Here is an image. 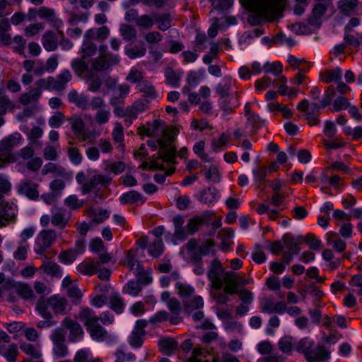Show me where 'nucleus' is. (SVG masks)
Wrapping results in <instances>:
<instances>
[{
    "label": "nucleus",
    "instance_id": "obj_1",
    "mask_svg": "<svg viewBox=\"0 0 362 362\" xmlns=\"http://www.w3.org/2000/svg\"><path fill=\"white\" fill-rule=\"evenodd\" d=\"M243 4L249 9L257 13V18L251 15L249 22L251 24H258L263 18L272 20L279 18L287 4V0H241Z\"/></svg>",
    "mask_w": 362,
    "mask_h": 362
},
{
    "label": "nucleus",
    "instance_id": "obj_2",
    "mask_svg": "<svg viewBox=\"0 0 362 362\" xmlns=\"http://www.w3.org/2000/svg\"><path fill=\"white\" fill-rule=\"evenodd\" d=\"M160 150L158 156H153L149 162H144L142 164L144 169L150 170H163L165 169L163 162L173 163L176 156V149L174 146L168 144L163 139L157 141Z\"/></svg>",
    "mask_w": 362,
    "mask_h": 362
},
{
    "label": "nucleus",
    "instance_id": "obj_3",
    "mask_svg": "<svg viewBox=\"0 0 362 362\" xmlns=\"http://www.w3.org/2000/svg\"><path fill=\"white\" fill-rule=\"evenodd\" d=\"M296 351L303 354L308 362L325 361L329 358V353L323 346H315L314 341L308 337H305L297 343Z\"/></svg>",
    "mask_w": 362,
    "mask_h": 362
},
{
    "label": "nucleus",
    "instance_id": "obj_4",
    "mask_svg": "<svg viewBox=\"0 0 362 362\" xmlns=\"http://www.w3.org/2000/svg\"><path fill=\"white\" fill-rule=\"evenodd\" d=\"M67 300L59 296H52L48 299L40 298L37 303V310L43 318H52L50 310L56 314L64 315L66 313Z\"/></svg>",
    "mask_w": 362,
    "mask_h": 362
},
{
    "label": "nucleus",
    "instance_id": "obj_5",
    "mask_svg": "<svg viewBox=\"0 0 362 362\" xmlns=\"http://www.w3.org/2000/svg\"><path fill=\"white\" fill-rule=\"evenodd\" d=\"M138 133L148 137L168 138L170 141L174 139L173 135L165 128V122L159 119H156L151 122H147L146 126L139 127ZM160 139H163L160 138Z\"/></svg>",
    "mask_w": 362,
    "mask_h": 362
},
{
    "label": "nucleus",
    "instance_id": "obj_6",
    "mask_svg": "<svg viewBox=\"0 0 362 362\" xmlns=\"http://www.w3.org/2000/svg\"><path fill=\"white\" fill-rule=\"evenodd\" d=\"M23 140V136L18 132H14L5 137L0 141V154L8 158L9 162H15L16 158L13 153V149L18 146Z\"/></svg>",
    "mask_w": 362,
    "mask_h": 362
},
{
    "label": "nucleus",
    "instance_id": "obj_7",
    "mask_svg": "<svg viewBox=\"0 0 362 362\" xmlns=\"http://www.w3.org/2000/svg\"><path fill=\"white\" fill-rule=\"evenodd\" d=\"M57 238L56 231L52 229L42 230L37 235L35 244V252L38 255H44L54 243Z\"/></svg>",
    "mask_w": 362,
    "mask_h": 362
},
{
    "label": "nucleus",
    "instance_id": "obj_8",
    "mask_svg": "<svg viewBox=\"0 0 362 362\" xmlns=\"http://www.w3.org/2000/svg\"><path fill=\"white\" fill-rule=\"evenodd\" d=\"M53 342V354L57 358H64L68 355V347L65 344V334L62 329H54L51 334Z\"/></svg>",
    "mask_w": 362,
    "mask_h": 362
},
{
    "label": "nucleus",
    "instance_id": "obj_9",
    "mask_svg": "<svg viewBox=\"0 0 362 362\" xmlns=\"http://www.w3.org/2000/svg\"><path fill=\"white\" fill-rule=\"evenodd\" d=\"M119 62L120 57L118 54L110 53L105 57L103 56H98L90 59L91 69L96 71H105L114 65H117Z\"/></svg>",
    "mask_w": 362,
    "mask_h": 362
},
{
    "label": "nucleus",
    "instance_id": "obj_10",
    "mask_svg": "<svg viewBox=\"0 0 362 362\" xmlns=\"http://www.w3.org/2000/svg\"><path fill=\"white\" fill-rule=\"evenodd\" d=\"M223 272L224 269L220 260L214 259L211 263L207 276L212 284V286L217 290H220L223 288V279L221 276L224 274Z\"/></svg>",
    "mask_w": 362,
    "mask_h": 362
},
{
    "label": "nucleus",
    "instance_id": "obj_11",
    "mask_svg": "<svg viewBox=\"0 0 362 362\" xmlns=\"http://www.w3.org/2000/svg\"><path fill=\"white\" fill-rule=\"evenodd\" d=\"M147 326V321L145 320H138L129 337V343L133 348H139L142 346L146 332L144 328Z\"/></svg>",
    "mask_w": 362,
    "mask_h": 362
},
{
    "label": "nucleus",
    "instance_id": "obj_12",
    "mask_svg": "<svg viewBox=\"0 0 362 362\" xmlns=\"http://www.w3.org/2000/svg\"><path fill=\"white\" fill-rule=\"evenodd\" d=\"M112 182V178L100 174H95L90 179L83 183L81 187L83 194H87L95 189L99 185L103 187L108 186Z\"/></svg>",
    "mask_w": 362,
    "mask_h": 362
},
{
    "label": "nucleus",
    "instance_id": "obj_13",
    "mask_svg": "<svg viewBox=\"0 0 362 362\" xmlns=\"http://www.w3.org/2000/svg\"><path fill=\"white\" fill-rule=\"evenodd\" d=\"M39 185L28 179H24L17 186V191L31 200H37L39 197Z\"/></svg>",
    "mask_w": 362,
    "mask_h": 362
},
{
    "label": "nucleus",
    "instance_id": "obj_14",
    "mask_svg": "<svg viewBox=\"0 0 362 362\" xmlns=\"http://www.w3.org/2000/svg\"><path fill=\"white\" fill-rule=\"evenodd\" d=\"M318 2L315 5L312 16L309 19V24L313 27L319 28L320 19L325 13L327 7L331 4V0H317Z\"/></svg>",
    "mask_w": 362,
    "mask_h": 362
},
{
    "label": "nucleus",
    "instance_id": "obj_15",
    "mask_svg": "<svg viewBox=\"0 0 362 362\" xmlns=\"http://www.w3.org/2000/svg\"><path fill=\"white\" fill-rule=\"evenodd\" d=\"M71 128L74 134L82 141H91L90 134L85 132V122L83 119L78 116L71 117L69 119Z\"/></svg>",
    "mask_w": 362,
    "mask_h": 362
},
{
    "label": "nucleus",
    "instance_id": "obj_16",
    "mask_svg": "<svg viewBox=\"0 0 362 362\" xmlns=\"http://www.w3.org/2000/svg\"><path fill=\"white\" fill-rule=\"evenodd\" d=\"M67 100L69 103L74 104L77 107L83 111L90 108L88 95L83 93H78L75 89H72L68 93Z\"/></svg>",
    "mask_w": 362,
    "mask_h": 362
},
{
    "label": "nucleus",
    "instance_id": "obj_17",
    "mask_svg": "<svg viewBox=\"0 0 362 362\" xmlns=\"http://www.w3.org/2000/svg\"><path fill=\"white\" fill-rule=\"evenodd\" d=\"M16 206L8 203H4L0 206V228L7 226L9 221L16 218Z\"/></svg>",
    "mask_w": 362,
    "mask_h": 362
},
{
    "label": "nucleus",
    "instance_id": "obj_18",
    "mask_svg": "<svg viewBox=\"0 0 362 362\" xmlns=\"http://www.w3.org/2000/svg\"><path fill=\"white\" fill-rule=\"evenodd\" d=\"M92 339L101 342L106 339H113L114 337L109 334L107 330L98 322L86 329Z\"/></svg>",
    "mask_w": 362,
    "mask_h": 362
},
{
    "label": "nucleus",
    "instance_id": "obj_19",
    "mask_svg": "<svg viewBox=\"0 0 362 362\" xmlns=\"http://www.w3.org/2000/svg\"><path fill=\"white\" fill-rule=\"evenodd\" d=\"M51 213L52 224L57 228H64L69 220V216L66 211L62 208L54 207L51 209Z\"/></svg>",
    "mask_w": 362,
    "mask_h": 362
},
{
    "label": "nucleus",
    "instance_id": "obj_20",
    "mask_svg": "<svg viewBox=\"0 0 362 362\" xmlns=\"http://www.w3.org/2000/svg\"><path fill=\"white\" fill-rule=\"evenodd\" d=\"M42 262L43 264L40 267V270L53 277L61 278L62 276V270L59 264L50 261L45 255L42 257Z\"/></svg>",
    "mask_w": 362,
    "mask_h": 362
},
{
    "label": "nucleus",
    "instance_id": "obj_21",
    "mask_svg": "<svg viewBox=\"0 0 362 362\" xmlns=\"http://www.w3.org/2000/svg\"><path fill=\"white\" fill-rule=\"evenodd\" d=\"M222 279L223 284H226L223 287L225 293L228 294H235L238 293V274L233 272H226L223 275Z\"/></svg>",
    "mask_w": 362,
    "mask_h": 362
},
{
    "label": "nucleus",
    "instance_id": "obj_22",
    "mask_svg": "<svg viewBox=\"0 0 362 362\" xmlns=\"http://www.w3.org/2000/svg\"><path fill=\"white\" fill-rule=\"evenodd\" d=\"M63 325L70 330L69 337L70 341H75L81 339L83 331L81 326L78 322L71 319L65 318L63 320Z\"/></svg>",
    "mask_w": 362,
    "mask_h": 362
},
{
    "label": "nucleus",
    "instance_id": "obj_23",
    "mask_svg": "<svg viewBox=\"0 0 362 362\" xmlns=\"http://www.w3.org/2000/svg\"><path fill=\"white\" fill-rule=\"evenodd\" d=\"M6 344H0V355L8 362H16L19 353L18 346L14 343Z\"/></svg>",
    "mask_w": 362,
    "mask_h": 362
},
{
    "label": "nucleus",
    "instance_id": "obj_24",
    "mask_svg": "<svg viewBox=\"0 0 362 362\" xmlns=\"http://www.w3.org/2000/svg\"><path fill=\"white\" fill-rule=\"evenodd\" d=\"M78 317L84 324L86 329L99 320L98 317L95 315L94 311L88 307L80 308Z\"/></svg>",
    "mask_w": 362,
    "mask_h": 362
},
{
    "label": "nucleus",
    "instance_id": "obj_25",
    "mask_svg": "<svg viewBox=\"0 0 362 362\" xmlns=\"http://www.w3.org/2000/svg\"><path fill=\"white\" fill-rule=\"evenodd\" d=\"M148 99H139L132 105L127 107L128 116L130 119H136L139 113L143 112L148 107Z\"/></svg>",
    "mask_w": 362,
    "mask_h": 362
},
{
    "label": "nucleus",
    "instance_id": "obj_26",
    "mask_svg": "<svg viewBox=\"0 0 362 362\" xmlns=\"http://www.w3.org/2000/svg\"><path fill=\"white\" fill-rule=\"evenodd\" d=\"M71 66L78 76H82L86 72L94 71L91 69L90 60L87 62L86 59L83 57L73 59L71 62Z\"/></svg>",
    "mask_w": 362,
    "mask_h": 362
},
{
    "label": "nucleus",
    "instance_id": "obj_27",
    "mask_svg": "<svg viewBox=\"0 0 362 362\" xmlns=\"http://www.w3.org/2000/svg\"><path fill=\"white\" fill-rule=\"evenodd\" d=\"M219 197V191L215 187H210L202 190L198 199L202 203L210 205L216 202Z\"/></svg>",
    "mask_w": 362,
    "mask_h": 362
},
{
    "label": "nucleus",
    "instance_id": "obj_28",
    "mask_svg": "<svg viewBox=\"0 0 362 362\" xmlns=\"http://www.w3.org/2000/svg\"><path fill=\"white\" fill-rule=\"evenodd\" d=\"M167 306L172 316L169 320L171 324L176 325L181 322L182 318L180 315L182 312L181 303L175 298H172L167 303Z\"/></svg>",
    "mask_w": 362,
    "mask_h": 362
},
{
    "label": "nucleus",
    "instance_id": "obj_29",
    "mask_svg": "<svg viewBox=\"0 0 362 362\" xmlns=\"http://www.w3.org/2000/svg\"><path fill=\"white\" fill-rule=\"evenodd\" d=\"M42 44L45 49L48 52L56 50L58 47L57 35L51 30L46 31L42 35Z\"/></svg>",
    "mask_w": 362,
    "mask_h": 362
},
{
    "label": "nucleus",
    "instance_id": "obj_30",
    "mask_svg": "<svg viewBox=\"0 0 362 362\" xmlns=\"http://www.w3.org/2000/svg\"><path fill=\"white\" fill-rule=\"evenodd\" d=\"M175 289L177 295H179L184 302L189 299L195 293V289L192 286L181 281L176 282Z\"/></svg>",
    "mask_w": 362,
    "mask_h": 362
},
{
    "label": "nucleus",
    "instance_id": "obj_31",
    "mask_svg": "<svg viewBox=\"0 0 362 362\" xmlns=\"http://www.w3.org/2000/svg\"><path fill=\"white\" fill-rule=\"evenodd\" d=\"M72 79V75L69 70L64 69L59 74L56 78H54V82L56 83V91H62L66 86L67 83Z\"/></svg>",
    "mask_w": 362,
    "mask_h": 362
},
{
    "label": "nucleus",
    "instance_id": "obj_32",
    "mask_svg": "<svg viewBox=\"0 0 362 362\" xmlns=\"http://www.w3.org/2000/svg\"><path fill=\"white\" fill-rule=\"evenodd\" d=\"M41 94L42 92L39 88H33L30 91L21 95L19 102L24 105L37 103Z\"/></svg>",
    "mask_w": 362,
    "mask_h": 362
},
{
    "label": "nucleus",
    "instance_id": "obj_33",
    "mask_svg": "<svg viewBox=\"0 0 362 362\" xmlns=\"http://www.w3.org/2000/svg\"><path fill=\"white\" fill-rule=\"evenodd\" d=\"M158 346L161 351L167 355H170L177 350L178 343L173 338L165 337L159 340Z\"/></svg>",
    "mask_w": 362,
    "mask_h": 362
},
{
    "label": "nucleus",
    "instance_id": "obj_34",
    "mask_svg": "<svg viewBox=\"0 0 362 362\" xmlns=\"http://www.w3.org/2000/svg\"><path fill=\"white\" fill-rule=\"evenodd\" d=\"M214 356L200 347L193 349L192 356L187 362H212Z\"/></svg>",
    "mask_w": 362,
    "mask_h": 362
},
{
    "label": "nucleus",
    "instance_id": "obj_35",
    "mask_svg": "<svg viewBox=\"0 0 362 362\" xmlns=\"http://www.w3.org/2000/svg\"><path fill=\"white\" fill-rule=\"evenodd\" d=\"M90 218V225H98L103 223L110 216V213L106 209L92 210L88 213Z\"/></svg>",
    "mask_w": 362,
    "mask_h": 362
},
{
    "label": "nucleus",
    "instance_id": "obj_36",
    "mask_svg": "<svg viewBox=\"0 0 362 362\" xmlns=\"http://www.w3.org/2000/svg\"><path fill=\"white\" fill-rule=\"evenodd\" d=\"M125 54L131 59L144 57L146 53V48L144 44L134 47H126Z\"/></svg>",
    "mask_w": 362,
    "mask_h": 362
},
{
    "label": "nucleus",
    "instance_id": "obj_37",
    "mask_svg": "<svg viewBox=\"0 0 362 362\" xmlns=\"http://www.w3.org/2000/svg\"><path fill=\"white\" fill-rule=\"evenodd\" d=\"M204 305L203 298L200 296H193L190 301L184 302L185 311L190 315L194 310H199Z\"/></svg>",
    "mask_w": 362,
    "mask_h": 362
},
{
    "label": "nucleus",
    "instance_id": "obj_38",
    "mask_svg": "<svg viewBox=\"0 0 362 362\" xmlns=\"http://www.w3.org/2000/svg\"><path fill=\"white\" fill-rule=\"evenodd\" d=\"M10 29L11 26L7 21L0 23V42L4 46H8L12 42V37L8 33Z\"/></svg>",
    "mask_w": 362,
    "mask_h": 362
},
{
    "label": "nucleus",
    "instance_id": "obj_39",
    "mask_svg": "<svg viewBox=\"0 0 362 362\" xmlns=\"http://www.w3.org/2000/svg\"><path fill=\"white\" fill-rule=\"evenodd\" d=\"M14 291L22 298L25 300H30L34 298L31 287L24 283L17 282Z\"/></svg>",
    "mask_w": 362,
    "mask_h": 362
},
{
    "label": "nucleus",
    "instance_id": "obj_40",
    "mask_svg": "<svg viewBox=\"0 0 362 362\" xmlns=\"http://www.w3.org/2000/svg\"><path fill=\"white\" fill-rule=\"evenodd\" d=\"M232 86V81L230 77H223L221 82H220L216 88V93L221 96L222 98H225L229 95L230 90Z\"/></svg>",
    "mask_w": 362,
    "mask_h": 362
},
{
    "label": "nucleus",
    "instance_id": "obj_41",
    "mask_svg": "<svg viewBox=\"0 0 362 362\" xmlns=\"http://www.w3.org/2000/svg\"><path fill=\"white\" fill-rule=\"evenodd\" d=\"M109 302L110 308L117 313L119 314L123 312L124 303L122 297L117 293H112L109 296Z\"/></svg>",
    "mask_w": 362,
    "mask_h": 362
},
{
    "label": "nucleus",
    "instance_id": "obj_42",
    "mask_svg": "<svg viewBox=\"0 0 362 362\" xmlns=\"http://www.w3.org/2000/svg\"><path fill=\"white\" fill-rule=\"evenodd\" d=\"M134 274L138 279L136 282H139V285L140 284L147 285L152 281V278L150 276V274L144 271L140 263H137Z\"/></svg>",
    "mask_w": 362,
    "mask_h": 362
},
{
    "label": "nucleus",
    "instance_id": "obj_43",
    "mask_svg": "<svg viewBox=\"0 0 362 362\" xmlns=\"http://www.w3.org/2000/svg\"><path fill=\"white\" fill-rule=\"evenodd\" d=\"M142 199V195L135 190H132L128 192L122 194L119 197V202L122 204H134Z\"/></svg>",
    "mask_w": 362,
    "mask_h": 362
},
{
    "label": "nucleus",
    "instance_id": "obj_44",
    "mask_svg": "<svg viewBox=\"0 0 362 362\" xmlns=\"http://www.w3.org/2000/svg\"><path fill=\"white\" fill-rule=\"evenodd\" d=\"M56 83L54 82V77L48 76L37 80L35 85L37 86L35 88H39L41 91L43 90H56Z\"/></svg>",
    "mask_w": 362,
    "mask_h": 362
},
{
    "label": "nucleus",
    "instance_id": "obj_45",
    "mask_svg": "<svg viewBox=\"0 0 362 362\" xmlns=\"http://www.w3.org/2000/svg\"><path fill=\"white\" fill-rule=\"evenodd\" d=\"M98 262H83L77 266V270L84 275H92L98 269Z\"/></svg>",
    "mask_w": 362,
    "mask_h": 362
},
{
    "label": "nucleus",
    "instance_id": "obj_46",
    "mask_svg": "<svg viewBox=\"0 0 362 362\" xmlns=\"http://www.w3.org/2000/svg\"><path fill=\"white\" fill-rule=\"evenodd\" d=\"M171 18L168 13L158 14L155 16V23H157L158 28L161 31H165L171 27Z\"/></svg>",
    "mask_w": 362,
    "mask_h": 362
},
{
    "label": "nucleus",
    "instance_id": "obj_47",
    "mask_svg": "<svg viewBox=\"0 0 362 362\" xmlns=\"http://www.w3.org/2000/svg\"><path fill=\"white\" fill-rule=\"evenodd\" d=\"M74 360V362H100L99 359L92 357L90 351L87 349L78 351Z\"/></svg>",
    "mask_w": 362,
    "mask_h": 362
},
{
    "label": "nucleus",
    "instance_id": "obj_48",
    "mask_svg": "<svg viewBox=\"0 0 362 362\" xmlns=\"http://www.w3.org/2000/svg\"><path fill=\"white\" fill-rule=\"evenodd\" d=\"M23 352L31 356L33 358H39L41 357V353L39 347L34 346L32 344L24 342L20 346Z\"/></svg>",
    "mask_w": 362,
    "mask_h": 362
},
{
    "label": "nucleus",
    "instance_id": "obj_49",
    "mask_svg": "<svg viewBox=\"0 0 362 362\" xmlns=\"http://www.w3.org/2000/svg\"><path fill=\"white\" fill-rule=\"evenodd\" d=\"M119 32L123 40L125 41H132L136 37V30L131 25H122Z\"/></svg>",
    "mask_w": 362,
    "mask_h": 362
},
{
    "label": "nucleus",
    "instance_id": "obj_50",
    "mask_svg": "<svg viewBox=\"0 0 362 362\" xmlns=\"http://www.w3.org/2000/svg\"><path fill=\"white\" fill-rule=\"evenodd\" d=\"M163 242L158 238L148 245V253L153 257H158L163 252Z\"/></svg>",
    "mask_w": 362,
    "mask_h": 362
},
{
    "label": "nucleus",
    "instance_id": "obj_51",
    "mask_svg": "<svg viewBox=\"0 0 362 362\" xmlns=\"http://www.w3.org/2000/svg\"><path fill=\"white\" fill-rule=\"evenodd\" d=\"M81 57L85 59L90 57L96 54L97 47L93 42H83L81 47Z\"/></svg>",
    "mask_w": 362,
    "mask_h": 362
},
{
    "label": "nucleus",
    "instance_id": "obj_52",
    "mask_svg": "<svg viewBox=\"0 0 362 362\" xmlns=\"http://www.w3.org/2000/svg\"><path fill=\"white\" fill-rule=\"evenodd\" d=\"M122 291L124 293L130 295L132 296H136L141 291V287L139 284V282L131 280L129 281L123 287Z\"/></svg>",
    "mask_w": 362,
    "mask_h": 362
},
{
    "label": "nucleus",
    "instance_id": "obj_53",
    "mask_svg": "<svg viewBox=\"0 0 362 362\" xmlns=\"http://www.w3.org/2000/svg\"><path fill=\"white\" fill-rule=\"evenodd\" d=\"M183 223L184 221L181 217L174 218V224L175 228L174 235L180 240H185L187 237L188 234V233H187L185 228L182 226Z\"/></svg>",
    "mask_w": 362,
    "mask_h": 362
},
{
    "label": "nucleus",
    "instance_id": "obj_54",
    "mask_svg": "<svg viewBox=\"0 0 362 362\" xmlns=\"http://www.w3.org/2000/svg\"><path fill=\"white\" fill-rule=\"evenodd\" d=\"M140 91L144 93L145 99H148L150 102L157 97L154 86L147 82H144L141 85Z\"/></svg>",
    "mask_w": 362,
    "mask_h": 362
},
{
    "label": "nucleus",
    "instance_id": "obj_55",
    "mask_svg": "<svg viewBox=\"0 0 362 362\" xmlns=\"http://www.w3.org/2000/svg\"><path fill=\"white\" fill-rule=\"evenodd\" d=\"M155 24V19L148 14L140 16L136 21V25L140 28L150 29Z\"/></svg>",
    "mask_w": 362,
    "mask_h": 362
},
{
    "label": "nucleus",
    "instance_id": "obj_56",
    "mask_svg": "<svg viewBox=\"0 0 362 362\" xmlns=\"http://www.w3.org/2000/svg\"><path fill=\"white\" fill-rule=\"evenodd\" d=\"M70 181L65 180L64 179L55 178L49 183V189L59 197L61 196L62 190L65 188L66 182Z\"/></svg>",
    "mask_w": 362,
    "mask_h": 362
},
{
    "label": "nucleus",
    "instance_id": "obj_57",
    "mask_svg": "<svg viewBox=\"0 0 362 362\" xmlns=\"http://www.w3.org/2000/svg\"><path fill=\"white\" fill-rule=\"evenodd\" d=\"M111 113L109 109H100L94 115L95 122L99 125H103L108 122Z\"/></svg>",
    "mask_w": 362,
    "mask_h": 362
},
{
    "label": "nucleus",
    "instance_id": "obj_58",
    "mask_svg": "<svg viewBox=\"0 0 362 362\" xmlns=\"http://www.w3.org/2000/svg\"><path fill=\"white\" fill-rule=\"evenodd\" d=\"M28 247L27 242H20L16 250L13 252V257L17 260H25L27 258Z\"/></svg>",
    "mask_w": 362,
    "mask_h": 362
},
{
    "label": "nucleus",
    "instance_id": "obj_59",
    "mask_svg": "<svg viewBox=\"0 0 362 362\" xmlns=\"http://www.w3.org/2000/svg\"><path fill=\"white\" fill-rule=\"evenodd\" d=\"M77 252L74 250H69L63 252L59 255V260L66 264H71L76 259Z\"/></svg>",
    "mask_w": 362,
    "mask_h": 362
},
{
    "label": "nucleus",
    "instance_id": "obj_60",
    "mask_svg": "<svg viewBox=\"0 0 362 362\" xmlns=\"http://www.w3.org/2000/svg\"><path fill=\"white\" fill-rule=\"evenodd\" d=\"M67 153L69 160L73 164L78 165L81 163L83 157L77 148L70 147L68 148Z\"/></svg>",
    "mask_w": 362,
    "mask_h": 362
},
{
    "label": "nucleus",
    "instance_id": "obj_61",
    "mask_svg": "<svg viewBox=\"0 0 362 362\" xmlns=\"http://www.w3.org/2000/svg\"><path fill=\"white\" fill-rule=\"evenodd\" d=\"M263 70L266 73H272L275 76H279L282 72V65L280 62L267 63L264 65Z\"/></svg>",
    "mask_w": 362,
    "mask_h": 362
},
{
    "label": "nucleus",
    "instance_id": "obj_62",
    "mask_svg": "<svg viewBox=\"0 0 362 362\" xmlns=\"http://www.w3.org/2000/svg\"><path fill=\"white\" fill-rule=\"evenodd\" d=\"M341 79V70L337 67L332 70H329L326 73L325 82H339Z\"/></svg>",
    "mask_w": 362,
    "mask_h": 362
},
{
    "label": "nucleus",
    "instance_id": "obj_63",
    "mask_svg": "<svg viewBox=\"0 0 362 362\" xmlns=\"http://www.w3.org/2000/svg\"><path fill=\"white\" fill-rule=\"evenodd\" d=\"M144 40L148 45L158 44L163 40V35L158 31H151L144 35Z\"/></svg>",
    "mask_w": 362,
    "mask_h": 362
},
{
    "label": "nucleus",
    "instance_id": "obj_64",
    "mask_svg": "<svg viewBox=\"0 0 362 362\" xmlns=\"http://www.w3.org/2000/svg\"><path fill=\"white\" fill-rule=\"evenodd\" d=\"M344 132L346 135L351 136L354 140H359L362 138V127L361 126L354 128L346 127Z\"/></svg>",
    "mask_w": 362,
    "mask_h": 362
}]
</instances>
